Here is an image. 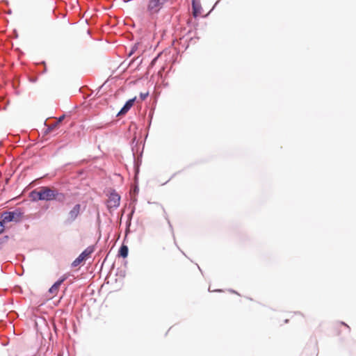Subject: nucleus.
Instances as JSON below:
<instances>
[{"mask_svg": "<svg viewBox=\"0 0 356 356\" xmlns=\"http://www.w3.org/2000/svg\"><path fill=\"white\" fill-rule=\"evenodd\" d=\"M58 195L56 190L49 187H41L31 192L33 200L50 201L55 200Z\"/></svg>", "mask_w": 356, "mask_h": 356, "instance_id": "1", "label": "nucleus"}, {"mask_svg": "<svg viewBox=\"0 0 356 356\" xmlns=\"http://www.w3.org/2000/svg\"><path fill=\"white\" fill-rule=\"evenodd\" d=\"M169 0H148L146 11L149 16L156 15Z\"/></svg>", "mask_w": 356, "mask_h": 356, "instance_id": "2", "label": "nucleus"}, {"mask_svg": "<svg viewBox=\"0 0 356 356\" xmlns=\"http://www.w3.org/2000/svg\"><path fill=\"white\" fill-rule=\"evenodd\" d=\"M22 218V213L17 210L13 211H5L1 213V219L5 224L10 222H19Z\"/></svg>", "mask_w": 356, "mask_h": 356, "instance_id": "3", "label": "nucleus"}, {"mask_svg": "<svg viewBox=\"0 0 356 356\" xmlns=\"http://www.w3.org/2000/svg\"><path fill=\"white\" fill-rule=\"evenodd\" d=\"M94 252V248L91 246L88 247L85 250H83L79 256L72 262V266L73 267H76L80 265L83 261L88 259L91 254Z\"/></svg>", "mask_w": 356, "mask_h": 356, "instance_id": "4", "label": "nucleus"}, {"mask_svg": "<svg viewBox=\"0 0 356 356\" xmlns=\"http://www.w3.org/2000/svg\"><path fill=\"white\" fill-rule=\"evenodd\" d=\"M81 204H76L73 208L67 213L66 221L69 223L74 222L81 213Z\"/></svg>", "mask_w": 356, "mask_h": 356, "instance_id": "5", "label": "nucleus"}, {"mask_svg": "<svg viewBox=\"0 0 356 356\" xmlns=\"http://www.w3.org/2000/svg\"><path fill=\"white\" fill-rule=\"evenodd\" d=\"M120 195L115 193H112L110 194L107 201L108 207L109 209L116 208L120 205Z\"/></svg>", "mask_w": 356, "mask_h": 356, "instance_id": "6", "label": "nucleus"}, {"mask_svg": "<svg viewBox=\"0 0 356 356\" xmlns=\"http://www.w3.org/2000/svg\"><path fill=\"white\" fill-rule=\"evenodd\" d=\"M65 277H63V278L60 279L59 280L56 282L49 289V292L51 294L52 297H54L57 295L60 286L65 280Z\"/></svg>", "mask_w": 356, "mask_h": 356, "instance_id": "7", "label": "nucleus"}, {"mask_svg": "<svg viewBox=\"0 0 356 356\" xmlns=\"http://www.w3.org/2000/svg\"><path fill=\"white\" fill-rule=\"evenodd\" d=\"M136 97L128 100L124 106L122 108V109L119 111L118 115H122L127 113L128 111L133 106Z\"/></svg>", "mask_w": 356, "mask_h": 356, "instance_id": "8", "label": "nucleus"}, {"mask_svg": "<svg viewBox=\"0 0 356 356\" xmlns=\"http://www.w3.org/2000/svg\"><path fill=\"white\" fill-rule=\"evenodd\" d=\"M128 247L125 245H122L119 250V255L123 258H126L128 255Z\"/></svg>", "mask_w": 356, "mask_h": 356, "instance_id": "9", "label": "nucleus"}, {"mask_svg": "<svg viewBox=\"0 0 356 356\" xmlns=\"http://www.w3.org/2000/svg\"><path fill=\"white\" fill-rule=\"evenodd\" d=\"M337 325H338V326H337V327H336V331L339 330V328L342 326L346 327L348 330H350L349 326L343 322H341V323H338Z\"/></svg>", "mask_w": 356, "mask_h": 356, "instance_id": "10", "label": "nucleus"}, {"mask_svg": "<svg viewBox=\"0 0 356 356\" xmlns=\"http://www.w3.org/2000/svg\"><path fill=\"white\" fill-rule=\"evenodd\" d=\"M5 223L3 222V221L1 220L0 221V234H1L3 231H4V228H5Z\"/></svg>", "mask_w": 356, "mask_h": 356, "instance_id": "11", "label": "nucleus"}, {"mask_svg": "<svg viewBox=\"0 0 356 356\" xmlns=\"http://www.w3.org/2000/svg\"><path fill=\"white\" fill-rule=\"evenodd\" d=\"M64 118H65L64 115L60 117L58 120L54 124V126H57L58 124L60 123L64 119Z\"/></svg>", "mask_w": 356, "mask_h": 356, "instance_id": "12", "label": "nucleus"}, {"mask_svg": "<svg viewBox=\"0 0 356 356\" xmlns=\"http://www.w3.org/2000/svg\"><path fill=\"white\" fill-rule=\"evenodd\" d=\"M147 95H148V93H145V94L141 93V94H140V98H141L143 100H144V99H146V97H147Z\"/></svg>", "mask_w": 356, "mask_h": 356, "instance_id": "13", "label": "nucleus"}, {"mask_svg": "<svg viewBox=\"0 0 356 356\" xmlns=\"http://www.w3.org/2000/svg\"><path fill=\"white\" fill-rule=\"evenodd\" d=\"M56 126H54V124H53V126H51V127L50 128L51 129L56 127Z\"/></svg>", "mask_w": 356, "mask_h": 356, "instance_id": "14", "label": "nucleus"}]
</instances>
